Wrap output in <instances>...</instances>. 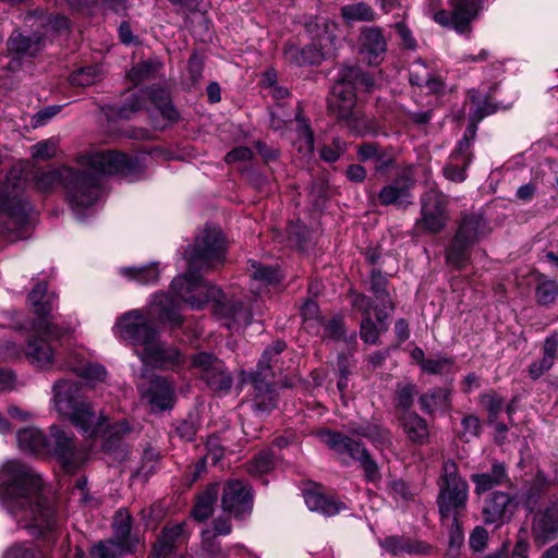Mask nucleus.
<instances>
[{
    "mask_svg": "<svg viewBox=\"0 0 558 558\" xmlns=\"http://www.w3.org/2000/svg\"><path fill=\"white\" fill-rule=\"evenodd\" d=\"M28 303L37 315V319L34 322V328L37 331L52 332L53 316L51 315L57 306V295L53 292H49L47 284L44 282L37 283L28 294Z\"/></svg>",
    "mask_w": 558,
    "mask_h": 558,
    "instance_id": "19",
    "label": "nucleus"
},
{
    "mask_svg": "<svg viewBox=\"0 0 558 558\" xmlns=\"http://www.w3.org/2000/svg\"><path fill=\"white\" fill-rule=\"evenodd\" d=\"M410 82L412 85L425 87L430 93H438L442 87L441 78L434 74L422 60L411 64Z\"/></svg>",
    "mask_w": 558,
    "mask_h": 558,
    "instance_id": "31",
    "label": "nucleus"
},
{
    "mask_svg": "<svg viewBox=\"0 0 558 558\" xmlns=\"http://www.w3.org/2000/svg\"><path fill=\"white\" fill-rule=\"evenodd\" d=\"M184 527L182 524L165 527L154 546V558L167 557L173 553L178 542L183 538Z\"/></svg>",
    "mask_w": 558,
    "mask_h": 558,
    "instance_id": "35",
    "label": "nucleus"
},
{
    "mask_svg": "<svg viewBox=\"0 0 558 558\" xmlns=\"http://www.w3.org/2000/svg\"><path fill=\"white\" fill-rule=\"evenodd\" d=\"M35 555V546L32 542H16L8 547L4 558H26Z\"/></svg>",
    "mask_w": 558,
    "mask_h": 558,
    "instance_id": "53",
    "label": "nucleus"
},
{
    "mask_svg": "<svg viewBox=\"0 0 558 558\" xmlns=\"http://www.w3.org/2000/svg\"><path fill=\"white\" fill-rule=\"evenodd\" d=\"M317 437L336 453L348 454L350 458L357 461L364 471V477L367 482L377 483L380 481L381 475L378 464L372 459L362 442L328 429L319 430Z\"/></svg>",
    "mask_w": 558,
    "mask_h": 558,
    "instance_id": "8",
    "label": "nucleus"
},
{
    "mask_svg": "<svg viewBox=\"0 0 558 558\" xmlns=\"http://www.w3.org/2000/svg\"><path fill=\"white\" fill-rule=\"evenodd\" d=\"M231 532V523L228 518H219L214 521L213 530H205L202 533L203 545L213 554L211 541L218 535H228Z\"/></svg>",
    "mask_w": 558,
    "mask_h": 558,
    "instance_id": "48",
    "label": "nucleus"
},
{
    "mask_svg": "<svg viewBox=\"0 0 558 558\" xmlns=\"http://www.w3.org/2000/svg\"><path fill=\"white\" fill-rule=\"evenodd\" d=\"M485 227V221L480 215H466L462 218L458 231L453 238L452 244L447 250V263L461 268L468 260V250L474 245Z\"/></svg>",
    "mask_w": 558,
    "mask_h": 558,
    "instance_id": "12",
    "label": "nucleus"
},
{
    "mask_svg": "<svg viewBox=\"0 0 558 558\" xmlns=\"http://www.w3.org/2000/svg\"><path fill=\"white\" fill-rule=\"evenodd\" d=\"M403 432L408 438L415 444L427 441L429 432L426 421L418 414L408 412L402 417Z\"/></svg>",
    "mask_w": 558,
    "mask_h": 558,
    "instance_id": "36",
    "label": "nucleus"
},
{
    "mask_svg": "<svg viewBox=\"0 0 558 558\" xmlns=\"http://www.w3.org/2000/svg\"><path fill=\"white\" fill-rule=\"evenodd\" d=\"M161 66L162 63L157 59L145 60L137 63L130 70L129 77L134 83H141L153 77Z\"/></svg>",
    "mask_w": 558,
    "mask_h": 558,
    "instance_id": "43",
    "label": "nucleus"
},
{
    "mask_svg": "<svg viewBox=\"0 0 558 558\" xmlns=\"http://www.w3.org/2000/svg\"><path fill=\"white\" fill-rule=\"evenodd\" d=\"M558 294V284L554 280L541 282L535 291V298L539 305L547 306L553 304Z\"/></svg>",
    "mask_w": 558,
    "mask_h": 558,
    "instance_id": "50",
    "label": "nucleus"
},
{
    "mask_svg": "<svg viewBox=\"0 0 558 558\" xmlns=\"http://www.w3.org/2000/svg\"><path fill=\"white\" fill-rule=\"evenodd\" d=\"M227 243L219 228H206L196 236L195 243L185 251L186 274L175 277L170 293H155L145 312L141 308L122 314L112 327V332L121 341L134 347L135 354L142 352L156 340L157 330L148 317L179 326L182 303L192 310H201L214 303L215 316L231 331H240L251 324L252 314L241 302H225L222 291L202 279L199 271L221 265L226 258Z\"/></svg>",
    "mask_w": 558,
    "mask_h": 558,
    "instance_id": "1",
    "label": "nucleus"
},
{
    "mask_svg": "<svg viewBox=\"0 0 558 558\" xmlns=\"http://www.w3.org/2000/svg\"><path fill=\"white\" fill-rule=\"evenodd\" d=\"M372 290L374 291L376 299L383 303V308L376 310L375 315L378 323L381 325L384 319L388 316L387 308H391L388 304V295L385 290L386 279L380 272L372 274Z\"/></svg>",
    "mask_w": 558,
    "mask_h": 558,
    "instance_id": "42",
    "label": "nucleus"
},
{
    "mask_svg": "<svg viewBox=\"0 0 558 558\" xmlns=\"http://www.w3.org/2000/svg\"><path fill=\"white\" fill-rule=\"evenodd\" d=\"M330 26L335 27V24L325 23L324 31L316 35L317 43H313L302 49L292 44L286 46V60L299 66L319 64L336 48V37L329 31Z\"/></svg>",
    "mask_w": 558,
    "mask_h": 558,
    "instance_id": "13",
    "label": "nucleus"
},
{
    "mask_svg": "<svg viewBox=\"0 0 558 558\" xmlns=\"http://www.w3.org/2000/svg\"><path fill=\"white\" fill-rule=\"evenodd\" d=\"M16 441L25 453L56 456L66 472H73L86 460V452L76 448L73 435L56 425L50 428V438L35 426L21 428Z\"/></svg>",
    "mask_w": 558,
    "mask_h": 558,
    "instance_id": "6",
    "label": "nucleus"
},
{
    "mask_svg": "<svg viewBox=\"0 0 558 558\" xmlns=\"http://www.w3.org/2000/svg\"><path fill=\"white\" fill-rule=\"evenodd\" d=\"M284 342H275L271 347L265 349L255 372L241 373V384H252L256 392V399L263 398L260 401L256 400V408L260 411L267 410L275 405L272 397V384L269 380L272 375L270 366L274 359L277 357L284 350Z\"/></svg>",
    "mask_w": 558,
    "mask_h": 558,
    "instance_id": "9",
    "label": "nucleus"
},
{
    "mask_svg": "<svg viewBox=\"0 0 558 558\" xmlns=\"http://www.w3.org/2000/svg\"><path fill=\"white\" fill-rule=\"evenodd\" d=\"M356 96L353 86L342 75L333 85L331 94L328 98V109L339 120H345L353 117L355 109Z\"/></svg>",
    "mask_w": 558,
    "mask_h": 558,
    "instance_id": "22",
    "label": "nucleus"
},
{
    "mask_svg": "<svg viewBox=\"0 0 558 558\" xmlns=\"http://www.w3.org/2000/svg\"><path fill=\"white\" fill-rule=\"evenodd\" d=\"M466 168L468 166H464L459 159L458 161H453L452 157H450V162L444 168V174L453 182H462L466 177Z\"/></svg>",
    "mask_w": 558,
    "mask_h": 558,
    "instance_id": "57",
    "label": "nucleus"
},
{
    "mask_svg": "<svg viewBox=\"0 0 558 558\" xmlns=\"http://www.w3.org/2000/svg\"><path fill=\"white\" fill-rule=\"evenodd\" d=\"M349 128L355 131L360 135L373 134L376 135L378 133L377 123L361 113L357 109L353 112V117L344 120Z\"/></svg>",
    "mask_w": 558,
    "mask_h": 558,
    "instance_id": "45",
    "label": "nucleus"
},
{
    "mask_svg": "<svg viewBox=\"0 0 558 558\" xmlns=\"http://www.w3.org/2000/svg\"><path fill=\"white\" fill-rule=\"evenodd\" d=\"M274 456L270 451H262L250 464V472L254 474H264L274 468Z\"/></svg>",
    "mask_w": 558,
    "mask_h": 558,
    "instance_id": "52",
    "label": "nucleus"
},
{
    "mask_svg": "<svg viewBox=\"0 0 558 558\" xmlns=\"http://www.w3.org/2000/svg\"><path fill=\"white\" fill-rule=\"evenodd\" d=\"M413 184L414 181L410 173L399 175L392 183L385 185L380 190L378 194L380 204L405 207L412 203L411 189Z\"/></svg>",
    "mask_w": 558,
    "mask_h": 558,
    "instance_id": "25",
    "label": "nucleus"
},
{
    "mask_svg": "<svg viewBox=\"0 0 558 558\" xmlns=\"http://www.w3.org/2000/svg\"><path fill=\"white\" fill-rule=\"evenodd\" d=\"M481 9V0H451V12L438 11L434 14V20L463 34L470 31V24L477 17Z\"/></svg>",
    "mask_w": 558,
    "mask_h": 558,
    "instance_id": "16",
    "label": "nucleus"
},
{
    "mask_svg": "<svg viewBox=\"0 0 558 558\" xmlns=\"http://www.w3.org/2000/svg\"><path fill=\"white\" fill-rule=\"evenodd\" d=\"M28 170L27 162L16 163L0 185V233L11 242L26 239L31 232V205L24 197Z\"/></svg>",
    "mask_w": 558,
    "mask_h": 558,
    "instance_id": "5",
    "label": "nucleus"
},
{
    "mask_svg": "<svg viewBox=\"0 0 558 558\" xmlns=\"http://www.w3.org/2000/svg\"><path fill=\"white\" fill-rule=\"evenodd\" d=\"M136 162V159L113 150L90 153L80 158V165L84 168L81 172L69 167L37 171L34 174L35 187L41 192H49L59 183H63L73 214L76 219L83 221L94 213L100 201L101 177L118 172L131 174Z\"/></svg>",
    "mask_w": 558,
    "mask_h": 558,
    "instance_id": "2",
    "label": "nucleus"
},
{
    "mask_svg": "<svg viewBox=\"0 0 558 558\" xmlns=\"http://www.w3.org/2000/svg\"><path fill=\"white\" fill-rule=\"evenodd\" d=\"M113 531L117 545L124 554H132L133 543L129 541L131 533V518L128 512L119 511L114 517Z\"/></svg>",
    "mask_w": 558,
    "mask_h": 558,
    "instance_id": "40",
    "label": "nucleus"
},
{
    "mask_svg": "<svg viewBox=\"0 0 558 558\" xmlns=\"http://www.w3.org/2000/svg\"><path fill=\"white\" fill-rule=\"evenodd\" d=\"M452 364L448 357L428 359L421 367L423 372L432 375L441 374L446 368Z\"/></svg>",
    "mask_w": 558,
    "mask_h": 558,
    "instance_id": "59",
    "label": "nucleus"
},
{
    "mask_svg": "<svg viewBox=\"0 0 558 558\" xmlns=\"http://www.w3.org/2000/svg\"><path fill=\"white\" fill-rule=\"evenodd\" d=\"M529 548V533L525 529H520L517 535L515 545L512 550L513 558H526Z\"/></svg>",
    "mask_w": 558,
    "mask_h": 558,
    "instance_id": "60",
    "label": "nucleus"
},
{
    "mask_svg": "<svg viewBox=\"0 0 558 558\" xmlns=\"http://www.w3.org/2000/svg\"><path fill=\"white\" fill-rule=\"evenodd\" d=\"M343 80H347L353 86V89L364 87L369 90L374 86V80L371 75L363 73L357 66H345L341 69Z\"/></svg>",
    "mask_w": 558,
    "mask_h": 558,
    "instance_id": "44",
    "label": "nucleus"
},
{
    "mask_svg": "<svg viewBox=\"0 0 558 558\" xmlns=\"http://www.w3.org/2000/svg\"><path fill=\"white\" fill-rule=\"evenodd\" d=\"M59 368L70 369L92 385L105 381L107 377V371L102 365L86 361L78 352H71L69 361L60 364Z\"/></svg>",
    "mask_w": 558,
    "mask_h": 558,
    "instance_id": "28",
    "label": "nucleus"
},
{
    "mask_svg": "<svg viewBox=\"0 0 558 558\" xmlns=\"http://www.w3.org/2000/svg\"><path fill=\"white\" fill-rule=\"evenodd\" d=\"M446 197L434 190L428 191L422 198L421 222L430 233L440 232L447 223Z\"/></svg>",
    "mask_w": 558,
    "mask_h": 558,
    "instance_id": "20",
    "label": "nucleus"
},
{
    "mask_svg": "<svg viewBox=\"0 0 558 558\" xmlns=\"http://www.w3.org/2000/svg\"><path fill=\"white\" fill-rule=\"evenodd\" d=\"M481 402L489 413V421L494 422L504 407V400L495 393H488L481 397Z\"/></svg>",
    "mask_w": 558,
    "mask_h": 558,
    "instance_id": "54",
    "label": "nucleus"
},
{
    "mask_svg": "<svg viewBox=\"0 0 558 558\" xmlns=\"http://www.w3.org/2000/svg\"><path fill=\"white\" fill-rule=\"evenodd\" d=\"M354 435L365 437L375 445H384L389 441V432L376 424L361 425L352 430Z\"/></svg>",
    "mask_w": 558,
    "mask_h": 558,
    "instance_id": "47",
    "label": "nucleus"
},
{
    "mask_svg": "<svg viewBox=\"0 0 558 558\" xmlns=\"http://www.w3.org/2000/svg\"><path fill=\"white\" fill-rule=\"evenodd\" d=\"M304 501L308 510L319 512L327 517L336 515L347 509L342 501L328 497L317 489L304 492Z\"/></svg>",
    "mask_w": 558,
    "mask_h": 558,
    "instance_id": "30",
    "label": "nucleus"
},
{
    "mask_svg": "<svg viewBox=\"0 0 558 558\" xmlns=\"http://www.w3.org/2000/svg\"><path fill=\"white\" fill-rule=\"evenodd\" d=\"M221 507L225 512L235 519H245L253 509L251 488L238 480L227 482L222 488Z\"/></svg>",
    "mask_w": 558,
    "mask_h": 558,
    "instance_id": "18",
    "label": "nucleus"
},
{
    "mask_svg": "<svg viewBox=\"0 0 558 558\" xmlns=\"http://www.w3.org/2000/svg\"><path fill=\"white\" fill-rule=\"evenodd\" d=\"M360 52L371 65H378L386 52V40L379 28H365L360 36Z\"/></svg>",
    "mask_w": 558,
    "mask_h": 558,
    "instance_id": "27",
    "label": "nucleus"
},
{
    "mask_svg": "<svg viewBox=\"0 0 558 558\" xmlns=\"http://www.w3.org/2000/svg\"><path fill=\"white\" fill-rule=\"evenodd\" d=\"M301 314L304 320V328L314 329L322 323L318 305L314 301H306L301 307Z\"/></svg>",
    "mask_w": 558,
    "mask_h": 558,
    "instance_id": "51",
    "label": "nucleus"
},
{
    "mask_svg": "<svg viewBox=\"0 0 558 558\" xmlns=\"http://www.w3.org/2000/svg\"><path fill=\"white\" fill-rule=\"evenodd\" d=\"M141 399L146 402L153 412L171 409L174 404V386L167 378L154 376L146 378L142 374L136 383Z\"/></svg>",
    "mask_w": 558,
    "mask_h": 558,
    "instance_id": "14",
    "label": "nucleus"
},
{
    "mask_svg": "<svg viewBox=\"0 0 558 558\" xmlns=\"http://www.w3.org/2000/svg\"><path fill=\"white\" fill-rule=\"evenodd\" d=\"M384 555L390 556H433L434 548L426 543L403 536H387L379 541Z\"/></svg>",
    "mask_w": 558,
    "mask_h": 558,
    "instance_id": "24",
    "label": "nucleus"
},
{
    "mask_svg": "<svg viewBox=\"0 0 558 558\" xmlns=\"http://www.w3.org/2000/svg\"><path fill=\"white\" fill-rule=\"evenodd\" d=\"M532 533L535 541L542 544L558 534V502H551L534 514Z\"/></svg>",
    "mask_w": 558,
    "mask_h": 558,
    "instance_id": "26",
    "label": "nucleus"
},
{
    "mask_svg": "<svg viewBox=\"0 0 558 558\" xmlns=\"http://www.w3.org/2000/svg\"><path fill=\"white\" fill-rule=\"evenodd\" d=\"M59 146L58 138L50 137L45 141L38 142L31 147V155L33 159L48 160L56 156Z\"/></svg>",
    "mask_w": 558,
    "mask_h": 558,
    "instance_id": "49",
    "label": "nucleus"
},
{
    "mask_svg": "<svg viewBox=\"0 0 558 558\" xmlns=\"http://www.w3.org/2000/svg\"><path fill=\"white\" fill-rule=\"evenodd\" d=\"M415 395H416L415 385L405 384L403 386H400L398 389L399 404L404 409H409L413 403V399H414Z\"/></svg>",
    "mask_w": 558,
    "mask_h": 558,
    "instance_id": "62",
    "label": "nucleus"
},
{
    "mask_svg": "<svg viewBox=\"0 0 558 558\" xmlns=\"http://www.w3.org/2000/svg\"><path fill=\"white\" fill-rule=\"evenodd\" d=\"M29 20H35L36 24L44 28V33H34L32 36H26L20 32H14L8 41V49L17 58L35 57L45 46V36L49 32H59L69 27V20L64 16L31 17Z\"/></svg>",
    "mask_w": 558,
    "mask_h": 558,
    "instance_id": "11",
    "label": "nucleus"
},
{
    "mask_svg": "<svg viewBox=\"0 0 558 558\" xmlns=\"http://www.w3.org/2000/svg\"><path fill=\"white\" fill-rule=\"evenodd\" d=\"M513 513L512 498L504 492H494L484 501L482 515L486 524L501 525Z\"/></svg>",
    "mask_w": 558,
    "mask_h": 558,
    "instance_id": "23",
    "label": "nucleus"
},
{
    "mask_svg": "<svg viewBox=\"0 0 558 558\" xmlns=\"http://www.w3.org/2000/svg\"><path fill=\"white\" fill-rule=\"evenodd\" d=\"M421 409L426 413L446 411L450 405V391L445 388H434L420 398Z\"/></svg>",
    "mask_w": 558,
    "mask_h": 558,
    "instance_id": "39",
    "label": "nucleus"
},
{
    "mask_svg": "<svg viewBox=\"0 0 558 558\" xmlns=\"http://www.w3.org/2000/svg\"><path fill=\"white\" fill-rule=\"evenodd\" d=\"M192 365L198 369L202 378L211 390L227 393L231 389L233 379L222 361L209 353L199 352L193 356Z\"/></svg>",
    "mask_w": 558,
    "mask_h": 558,
    "instance_id": "15",
    "label": "nucleus"
},
{
    "mask_svg": "<svg viewBox=\"0 0 558 558\" xmlns=\"http://www.w3.org/2000/svg\"><path fill=\"white\" fill-rule=\"evenodd\" d=\"M119 274L129 281L151 284L159 280L160 269L157 263L142 266L121 267Z\"/></svg>",
    "mask_w": 558,
    "mask_h": 558,
    "instance_id": "33",
    "label": "nucleus"
},
{
    "mask_svg": "<svg viewBox=\"0 0 558 558\" xmlns=\"http://www.w3.org/2000/svg\"><path fill=\"white\" fill-rule=\"evenodd\" d=\"M101 76L102 72L99 66L89 65L74 71L70 76V82L76 86H89L99 81Z\"/></svg>",
    "mask_w": 558,
    "mask_h": 558,
    "instance_id": "46",
    "label": "nucleus"
},
{
    "mask_svg": "<svg viewBox=\"0 0 558 558\" xmlns=\"http://www.w3.org/2000/svg\"><path fill=\"white\" fill-rule=\"evenodd\" d=\"M475 485V493L481 495L495 486L501 485L507 480L506 468L502 463L495 462L489 473L473 474L471 476Z\"/></svg>",
    "mask_w": 558,
    "mask_h": 558,
    "instance_id": "32",
    "label": "nucleus"
},
{
    "mask_svg": "<svg viewBox=\"0 0 558 558\" xmlns=\"http://www.w3.org/2000/svg\"><path fill=\"white\" fill-rule=\"evenodd\" d=\"M137 356L143 364L156 368L172 369L183 363V356L180 351L160 342L158 337L149 348L137 352Z\"/></svg>",
    "mask_w": 558,
    "mask_h": 558,
    "instance_id": "21",
    "label": "nucleus"
},
{
    "mask_svg": "<svg viewBox=\"0 0 558 558\" xmlns=\"http://www.w3.org/2000/svg\"><path fill=\"white\" fill-rule=\"evenodd\" d=\"M218 494L219 485L211 484L197 497L191 512L196 521L203 522L213 514Z\"/></svg>",
    "mask_w": 558,
    "mask_h": 558,
    "instance_id": "34",
    "label": "nucleus"
},
{
    "mask_svg": "<svg viewBox=\"0 0 558 558\" xmlns=\"http://www.w3.org/2000/svg\"><path fill=\"white\" fill-rule=\"evenodd\" d=\"M470 148L471 142L468 135H464L463 138L458 142L450 157H452L453 161H458L459 159L464 166H469L471 163Z\"/></svg>",
    "mask_w": 558,
    "mask_h": 558,
    "instance_id": "55",
    "label": "nucleus"
},
{
    "mask_svg": "<svg viewBox=\"0 0 558 558\" xmlns=\"http://www.w3.org/2000/svg\"><path fill=\"white\" fill-rule=\"evenodd\" d=\"M51 405L60 416L68 418L88 437H95L101 433L111 437L130 430L126 421H121L113 426L106 425L107 417L97 415L90 404L82 398L78 383L73 380L60 379L54 383Z\"/></svg>",
    "mask_w": 558,
    "mask_h": 558,
    "instance_id": "4",
    "label": "nucleus"
},
{
    "mask_svg": "<svg viewBox=\"0 0 558 558\" xmlns=\"http://www.w3.org/2000/svg\"><path fill=\"white\" fill-rule=\"evenodd\" d=\"M361 338L367 343H376L379 337V328L372 320V317H364L360 327Z\"/></svg>",
    "mask_w": 558,
    "mask_h": 558,
    "instance_id": "56",
    "label": "nucleus"
},
{
    "mask_svg": "<svg viewBox=\"0 0 558 558\" xmlns=\"http://www.w3.org/2000/svg\"><path fill=\"white\" fill-rule=\"evenodd\" d=\"M488 541V532L483 526H476L469 539L470 547L473 549L474 553L482 551Z\"/></svg>",
    "mask_w": 558,
    "mask_h": 558,
    "instance_id": "58",
    "label": "nucleus"
},
{
    "mask_svg": "<svg viewBox=\"0 0 558 558\" xmlns=\"http://www.w3.org/2000/svg\"><path fill=\"white\" fill-rule=\"evenodd\" d=\"M35 336H33L26 347V356L32 364L40 368H49L56 363V351L48 339H58L62 335L70 331L69 328H60L52 325V332L37 331L33 327Z\"/></svg>",
    "mask_w": 558,
    "mask_h": 558,
    "instance_id": "17",
    "label": "nucleus"
},
{
    "mask_svg": "<svg viewBox=\"0 0 558 558\" xmlns=\"http://www.w3.org/2000/svg\"><path fill=\"white\" fill-rule=\"evenodd\" d=\"M437 506L442 519L453 521L464 511L469 499V485L458 474V466L452 460L442 465V475L439 481Z\"/></svg>",
    "mask_w": 558,
    "mask_h": 558,
    "instance_id": "7",
    "label": "nucleus"
},
{
    "mask_svg": "<svg viewBox=\"0 0 558 558\" xmlns=\"http://www.w3.org/2000/svg\"><path fill=\"white\" fill-rule=\"evenodd\" d=\"M60 109V106H49L44 108L33 117V125L35 128L45 125L51 118L59 113Z\"/></svg>",
    "mask_w": 558,
    "mask_h": 558,
    "instance_id": "63",
    "label": "nucleus"
},
{
    "mask_svg": "<svg viewBox=\"0 0 558 558\" xmlns=\"http://www.w3.org/2000/svg\"><path fill=\"white\" fill-rule=\"evenodd\" d=\"M295 123L296 137L293 141V145L304 158H310L314 151V134L308 122L303 117L296 116Z\"/></svg>",
    "mask_w": 558,
    "mask_h": 558,
    "instance_id": "38",
    "label": "nucleus"
},
{
    "mask_svg": "<svg viewBox=\"0 0 558 558\" xmlns=\"http://www.w3.org/2000/svg\"><path fill=\"white\" fill-rule=\"evenodd\" d=\"M147 101H150L151 105H154V107L159 111V113L166 121L173 122L179 118L177 109L169 100V95L167 90L163 88H156L149 90L141 89L136 93H133L125 104L118 108H110L108 118L130 119L135 112L145 108Z\"/></svg>",
    "mask_w": 558,
    "mask_h": 558,
    "instance_id": "10",
    "label": "nucleus"
},
{
    "mask_svg": "<svg viewBox=\"0 0 558 558\" xmlns=\"http://www.w3.org/2000/svg\"><path fill=\"white\" fill-rule=\"evenodd\" d=\"M251 289L254 293H260L262 289L274 284L280 280V274L278 269L267 266H262L257 262H251Z\"/></svg>",
    "mask_w": 558,
    "mask_h": 558,
    "instance_id": "37",
    "label": "nucleus"
},
{
    "mask_svg": "<svg viewBox=\"0 0 558 558\" xmlns=\"http://www.w3.org/2000/svg\"><path fill=\"white\" fill-rule=\"evenodd\" d=\"M341 16L347 23L372 22L376 17L375 11L365 2H355L341 8Z\"/></svg>",
    "mask_w": 558,
    "mask_h": 558,
    "instance_id": "41",
    "label": "nucleus"
},
{
    "mask_svg": "<svg viewBox=\"0 0 558 558\" xmlns=\"http://www.w3.org/2000/svg\"><path fill=\"white\" fill-rule=\"evenodd\" d=\"M0 504L31 535H44L56 526L54 508L45 496L40 475L20 460L0 466Z\"/></svg>",
    "mask_w": 558,
    "mask_h": 558,
    "instance_id": "3",
    "label": "nucleus"
},
{
    "mask_svg": "<svg viewBox=\"0 0 558 558\" xmlns=\"http://www.w3.org/2000/svg\"><path fill=\"white\" fill-rule=\"evenodd\" d=\"M462 435L469 440L470 438L477 437L481 433V423L477 416L468 415L462 420Z\"/></svg>",
    "mask_w": 558,
    "mask_h": 558,
    "instance_id": "61",
    "label": "nucleus"
},
{
    "mask_svg": "<svg viewBox=\"0 0 558 558\" xmlns=\"http://www.w3.org/2000/svg\"><path fill=\"white\" fill-rule=\"evenodd\" d=\"M324 335L329 339H340L344 335L343 324L340 319H331L324 325Z\"/></svg>",
    "mask_w": 558,
    "mask_h": 558,
    "instance_id": "64",
    "label": "nucleus"
},
{
    "mask_svg": "<svg viewBox=\"0 0 558 558\" xmlns=\"http://www.w3.org/2000/svg\"><path fill=\"white\" fill-rule=\"evenodd\" d=\"M470 100L472 108L470 110V125L468 126L464 135H468L470 142L475 137L477 123L485 117L494 113L499 108L488 101L487 97L477 90L470 92Z\"/></svg>",
    "mask_w": 558,
    "mask_h": 558,
    "instance_id": "29",
    "label": "nucleus"
}]
</instances>
